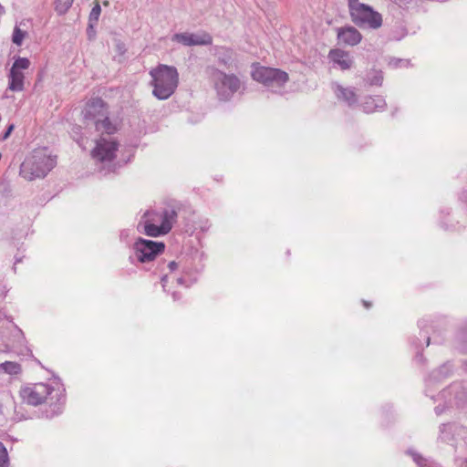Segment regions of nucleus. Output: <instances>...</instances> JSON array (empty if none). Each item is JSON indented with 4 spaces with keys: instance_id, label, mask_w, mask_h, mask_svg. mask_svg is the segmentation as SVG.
<instances>
[{
    "instance_id": "nucleus-1",
    "label": "nucleus",
    "mask_w": 467,
    "mask_h": 467,
    "mask_svg": "<svg viewBox=\"0 0 467 467\" xmlns=\"http://www.w3.org/2000/svg\"><path fill=\"white\" fill-rule=\"evenodd\" d=\"M182 208V203L181 202L172 200L166 202L161 211H146L137 224L138 232L150 237H160L167 234L177 222Z\"/></svg>"
},
{
    "instance_id": "nucleus-2",
    "label": "nucleus",
    "mask_w": 467,
    "mask_h": 467,
    "mask_svg": "<svg viewBox=\"0 0 467 467\" xmlns=\"http://www.w3.org/2000/svg\"><path fill=\"white\" fill-rule=\"evenodd\" d=\"M56 387L47 383H36L21 389L20 396L24 402L37 406L44 402L54 407L53 411L58 413L65 402V389L58 382Z\"/></svg>"
},
{
    "instance_id": "nucleus-3",
    "label": "nucleus",
    "mask_w": 467,
    "mask_h": 467,
    "mask_svg": "<svg viewBox=\"0 0 467 467\" xmlns=\"http://www.w3.org/2000/svg\"><path fill=\"white\" fill-rule=\"evenodd\" d=\"M152 95L159 100L170 99L179 85V73L175 67L159 64L149 71Z\"/></svg>"
},
{
    "instance_id": "nucleus-4",
    "label": "nucleus",
    "mask_w": 467,
    "mask_h": 467,
    "mask_svg": "<svg viewBox=\"0 0 467 467\" xmlns=\"http://www.w3.org/2000/svg\"><path fill=\"white\" fill-rule=\"evenodd\" d=\"M106 135L96 140V145L91 150V157L102 175L115 171V158L119 149L118 141L111 135Z\"/></svg>"
},
{
    "instance_id": "nucleus-5",
    "label": "nucleus",
    "mask_w": 467,
    "mask_h": 467,
    "mask_svg": "<svg viewBox=\"0 0 467 467\" xmlns=\"http://www.w3.org/2000/svg\"><path fill=\"white\" fill-rule=\"evenodd\" d=\"M85 123L94 125L97 131L112 135L117 131V127L109 118L107 104L100 98L90 99L85 106L83 111Z\"/></svg>"
},
{
    "instance_id": "nucleus-6",
    "label": "nucleus",
    "mask_w": 467,
    "mask_h": 467,
    "mask_svg": "<svg viewBox=\"0 0 467 467\" xmlns=\"http://www.w3.org/2000/svg\"><path fill=\"white\" fill-rule=\"evenodd\" d=\"M56 164V156L49 154L47 149H38L22 163L21 173L29 181L44 178Z\"/></svg>"
},
{
    "instance_id": "nucleus-7",
    "label": "nucleus",
    "mask_w": 467,
    "mask_h": 467,
    "mask_svg": "<svg viewBox=\"0 0 467 467\" xmlns=\"http://www.w3.org/2000/svg\"><path fill=\"white\" fill-rule=\"evenodd\" d=\"M352 22L358 27L378 29L382 26V16L370 5L359 0H348Z\"/></svg>"
},
{
    "instance_id": "nucleus-8",
    "label": "nucleus",
    "mask_w": 467,
    "mask_h": 467,
    "mask_svg": "<svg viewBox=\"0 0 467 467\" xmlns=\"http://www.w3.org/2000/svg\"><path fill=\"white\" fill-rule=\"evenodd\" d=\"M164 249L165 244L163 242L139 237L130 248L129 261L133 265L136 263L146 264L153 261L159 254H161Z\"/></svg>"
},
{
    "instance_id": "nucleus-9",
    "label": "nucleus",
    "mask_w": 467,
    "mask_h": 467,
    "mask_svg": "<svg viewBox=\"0 0 467 467\" xmlns=\"http://www.w3.org/2000/svg\"><path fill=\"white\" fill-rule=\"evenodd\" d=\"M252 78L255 81L262 83L273 92H279L289 80V77L286 72L279 68L263 66L254 67Z\"/></svg>"
},
{
    "instance_id": "nucleus-10",
    "label": "nucleus",
    "mask_w": 467,
    "mask_h": 467,
    "mask_svg": "<svg viewBox=\"0 0 467 467\" xmlns=\"http://www.w3.org/2000/svg\"><path fill=\"white\" fill-rule=\"evenodd\" d=\"M212 79L217 96L222 101L230 100L242 87L241 80L234 74H226L218 69L213 70Z\"/></svg>"
},
{
    "instance_id": "nucleus-11",
    "label": "nucleus",
    "mask_w": 467,
    "mask_h": 467,
    "mask_svg": "<svg viewBox=\"0 0 467 467\" xmlns=\"http://www.w3.org/2000/svg\"><path fill=\"white\" fill-rule=\"evenodd\" d=\"M327 58L332 63L333 67L340 70H348L354 64L351 55L340 48H333L328 52Z\"/></svg>"
},
{
    "instance_id": "nucleus-12",
    "label": "nucleus",
    "mask_w": 467,
    "mask_h": 467,
    "mask_svg": "<svg viewBox=\"0 0 467 467\" xmlns=\"http://www.w3.org/2000/svg\"><path fill=\"white\" fill-rule=\"evenodd\" d=\"M172 40L187 47L206 46L212 44V37L208 34L198 35L192 33H180L175 34Z\"/></svg>"
},
{
    "instance_id": "nucleus-13",
    "label": "nucleus",
    "mask_w": 467,
    "mask_h": 467,
    "mask_svg": "<svg viewBox=\"0 0 467 467\" xmlns=\"http://www.w3.org/2000/svg\"><path fill=\"white\" fill-rule=\"evenodd\" d=\"M462 432H463V428L458 424L444 423L439 427L438 440L441 442L454 445Z\"/></svg>"
},
{
    "instance_id": "nucleus-14",
    "label": "nucleus",
    "mask_w": 467,
    "mask_h": 467,
    "mask_svg": "<svg viewBox=\"0 0 467 467\" xmlns=\"http://www.w3.org/2000/svg\"><path fill=\"white\" fill-rule=\"evenodd\" d=\"M337 38L345 45L353 47L360 43L362 36L356 27L349 26L338 29Z\"/></svg>"
},
{
    "instance_id": "nucleus-15",
    "label": "nucleus",
    "mask_w": 467,
    "mask_h": 467,
    "mask_svg": "<svg viewBox=\"0 0 467 467\" xmlns=\"http://www.w3.org/2000/svg\"><path fill=\"white\" fill-rule=\"evenodd\" d=\"M334 93L338 100L347 103L348 106H353L357 103L358 98L355 90L350 88H344L340 84H333Z\"/></svg>"
},
{
    "instance_id": "nucleus-16",
    "label": "nucleus",
    "mask_w": 467,
    "mask_h": 467,
    "mask_svg": "<svg viewBox=\"0 0 467 467\" xmlns=\"http://www.w3.org/2000/svg\"><path fill=\"white\" fill-rule=\"evenodd\" d=\"M385 106L386 101L384 98L380 96L367 97L361 103L362 109L366 113H372L377 110H381L385 108Z\"/></svg>"
},
{
    "instance_id": "nucleus-17",
    "label": "nucleus",
    "mask_w": 467,
    "mask_h": 467,
    "mask_svg": "<svg viewBox=\"0 0 467 467\" xmlns=\"http://www.w3.org/2000/svg\"><path fill=\"white\" fill-rule=\"evenodd\" d=\"M451 370L452 365L450 362L445 363L438 369L433 370L426 379L427 388L447 378L451 373Z\"/></svg>"
},
{
    "instance_id": "nucleus-18",
    "label": "nucleus",
    "mask_w": 467,
    "mask_h": 467,
    "mask_svg": "<svg viewBox=\"0 0 467 467\" xmlns=\"http://www.w3.org/2000/svg\"><path fill=\"white\" fill-rule=\"evenodd\" d=\"M8 88L12 91H22L24 89L25 76L23 72L13 71L10 69Z\"/></svg>"
},
{
    "instance_id": "nucleus-19",
    "label": "nucleus",
    "mask_w": 467,
    "mask_h": 467,
    "mask_svg": "<svg viewBox=\"0 0 467 467\" xmlns=\"http://www.w3.org/2000/svg\"><path fill=\"white\" fill-rule=\"evenodd\" d=\"M0 370L9 375H17L21 372V366L17 362L5 361L0 364Z\"/></svg>"
},
{
    "instance_id": "nucleus-20",
    "label": "nucleus",
    "mask_w": 467,
    "mask_h": 467,
    "mask_svg": "<svg viewBox=\"0 0 467 467\" xmlns=\"http://www.w3.org/2000/svg\"><path fill=\"white\" fill-rule=\"evenodd\" d=\"M366 79L371 86H381L383 82V73L380 70H372L367 75Z\"/></svg>"
},
{
    "instance_id": "nucleus-21",
    "label": "nucleus",
    "mask_w": 467,
    "mask_h": 467,
    "mask_svg": "<svg viewBox=\"0 0 467 467\" xmlns=\"http://www.w3.org/2000/svg\"><path fill=\"white\" fill-rule=\"evenodd\" d=\"M74 0H56L55 10L58 15L66 14L71 7Z\"/></svg>"
},
{
    "instance_id": "nucleus-22",
    "label": "nucleus",
    "mask_w": 467,
    "mask_h": 467,
    "mask_svg": "<svg viewBox=\"0 0 467 467\" xmlns=\"http://www.w3.org/2000/svg\"><path fill=\"white\" fill-rule=\"evenodd\" d=\"M29 66H30V61L28 58L19 57L13 63L11 70L22 72L23 69H27L29 67Z\"/></svg>"
},
{
    "instance_id": "nucleus-23",
    "label": "nucleus",
    "mask_w": 467,
    "mask_h": 467,
    "mask_svg": "<svg viewBox=\"0 0 467 467\" xmlns=\"http://www.w3.org/2000/svg\"><path fill=\"white\" fill-rule=\"evenodd\" d=\"M26 32L16 26L12 35V41L16 46H21L26 36Z\"/></svg>"
},
{
    "instance_id": "nucleus-24",
    "label": "nucleus",
    "mask_w": 467,
    "mask_h": 467,
    "mask_svg": "<svg viewBox=\"0 0 467 467\" xmlns=\"http://www.w3.org/2000/svg\"><path fill=\"white\" fill-rule=\"evenodd\" d=\"M408 453L411 455L413 461L419 467H429V461L423 458L420 453L412 450H409Z\"/></svg>"
},
{
    "instance_id": "nucleus-25",
    "label": "nucleus",
    "mask_w": 467,
    "mask_h": 467,
    "mask_svg": "<svg viewBox=\"0 0 467 467\" xmlns=\"http://www.w3.org/2000/svg\"><path fill=\"white\" fill-rule=\"evenodd\" d=\"M0 467H9V456L6 448L0 441Z\"/></svg>"
},
{
    "instance_id": "nucleus-26",
    "label": "nucleus",
    "mask_w": 467,
    "mask_h": 467,
    "mask_svg": "<svg viewBox=\"0 0 467 467\" xmlns=\"http://www.w3.org/2000/svg\"><path fill=\"white\" fill-rule=\"evenodd\" d=\"M101 13V7L99 4H96L89 14V22L97 23Z\"/></svg>"
},
{
    "instance_id": "nucleus-27",
    "label": "nucleus",
    "mask_w": 467,
    "mask_h": 467,
    "mask_svg": "<svg viewBox=\"0 0 467 467\" xmlns=\"http://www.w3.org/2000/svg\"><path fill=\"white\" fill-rule=\"evenodd\" d=\"M165 268H167L170 273H173L175 270L178 269V264L175 261H171L165 265L164 264H162L161 271L163 272Z\"/></svg>"
},
{
    "instance_id": "nucleus-28",
    "label": "nucleus",
    "mask_w": 467,
    "mask_h": 467,
    "mask_svg": "<svg viewBox=\"0 0 467 467\" xmlns=\"http://www.w3.org/2000/svg\"><path fill=\"white\" fill-rule=\"evenodd\" d=\"M389 64L393 67H400L406 66L408 64V61L403 60V59L394 58V59H391Z\"/></svg>"
},
{
    "instance_id": "nucleus-29",
    "label": "nucleus",
    "mask_w": 467,
    "mask_h": 467,
    "mask_svg": "<svg viewBox=\"0 0 467 467\" xmlns=\"http://www.w3.org/2000/svg\"><path fill=\"white\" fill-rule=\"evenodd\" d=\"M87 34H88V36L89 39H93L95 37V35H96V32H95V29H94V25L93 23H88V29H87Z\"/></svg>"
},
{
    "instance_id": "nucleus-30",
    "label": "nucleus",
    "mask_w": 467,
    "mask_h": 467,
    "mask_svg": "<svg viewBox=\"0 0 467 467\" xmlns=\"http://www.w3.org/2000/svg\"><path fill=\"white\" fill-rule=\"evenodd\" d=\"M14 128H15V125H14V124H10V125L8 126V128H7L6 131H5V132L4 133V135H3V140H6V139L10 136V134H11V132L13 131Z\"/></svg>"
},
{
    "instance_id": "nucleus-31",
    "label": "nucleus",
    "mask_w": 467,
    "mask_h": 467,
    "mask_svg": "<svg viewBox=\"0 0 467 467\" xmlns=\"http://www.w3.org/2000/svg\"><path fill=\"white\" fill-rule=\"evenodd\" d=\"M117 49L120 55L124 54L126 51L125 45L122 42H118Z\"/></svg>"
},
{
    "instance_id": "nucleus-32",
    "label": "nucleus",
    "mask_w": 467,
    "mask_h": 467,
    "mask_svg": "<svg viewBox=\"0 0 467 467\" xmlns=\"http://www.w3.org/2000/svg\"><path fill=\"white\" fill-rule=\"evenodd\" d=\"M129 234H130V231L125 229V230H122L119 234V238L120 240L122 241H126V239L129 237Z\"/></svg>"
},
{
    "instance_id": "nucleus-33",
    "label": "nucleus",
    "mask_w": 467,
    "mask_h": 467,
    "mask_svg": "<svg viewBox=\"0 0 467 467\" xmlns=\"http://www.w3.org/2000/svg\"><path fill=\"white\" fill-rule=\"evenodd\" d=\"M168 279H169L168 274H164V275L161 276V283L162 288H163L164 290H165V288H166V285H167Z\"/></svg>"
},
{
    "instance_id": "nucleus-34",
    "label": "nucleus",
    "mask_w": 467,
    "mask_h": 467,
    "mask_svg": "<svg viewBox=\"0 0 467 467\" xmlns=\"http://www.w3.org/2000/svg\"><path fill=\"white\" fill-rule=\"evenodd\" d=\"M415 358H416V360H417V361L421 362V361H422V359H423V357H422V355H421L420 352H418V353L416 354Z\"/></svg>"
},
{
    "instance_id": "nucleus-35",
    "label": "nucleus",
    "mask_w": 467,
    "mask_h": 467,
    "mask_svg": "<svg viewBox=\"0 0 467 467\" xmlns=\"http://www.w3.org/2000/svg\"><path fill=\"white\" fill-rule=\"evenodd\" d=\"M176 282L178 283V285H184V280L182 277H178L176 279Z\"/></svg>"
},
{
    "instance_id": "nucleus-36",
    "label": "nucleus",
    "mask_w": 467,
    "mask_h": 467,
    "mask_svg": "<svg viewBox=\"0 0 467 467\" xmlns=\"http://www.w3.org/2000/svg\"><path fill=\"white\" fill-rule=\"evenodd\" d=\"M443 411V409L440 408L439 406L435 408V412L437 415H440L441 413H442Z\"/></svg>"
},
{
    "instance_id": "nucleus-37",
    "label": "nucleus",
    "mask_w": 467,
    "mask_h": 467,
    "mask_svg": "<svg viewBox=\"0 0 467 467\" xmlns=\"http://www.w3.org/2000/svg\"><path fill=\"white\" fill-rule=\"evenodd\" d=\"M363 305L365 306L366 308H368L370 306V303L367 301H363Z\"/></svg>"
},
{
    "instance_id": "nucleus-38",
    "label": "nucleus",
    "mask_w": 467,
    "mask_h": 467,
    "mask_svg": "<svg viewBox=\"0 0 467 467\" xmlns=\"http://www.w3.org/2000/svg\"><path fill=\"white\" fill-rule=\"evenodd\" d=\"M172 297H173V300H175V301H176V300L178 299L177 293H175V292H174V293L172 294Z\"/></svg>"
},
{
    "instance_id": "nucleus-39",
    "label": "nucleus",
    "mask_w": 467,
    "mask_h": 467,
    "mask_svg": "<svg viewBox=\"0 0 467 467\" xmlns=\"http://www.w3.org/2000/svg\"><path fill=\"white\" fill-rule=\"evenodd\" d=\"M426 345L429 346L430 345V337H427V339H426Z\"/></svg>"
},
{
    "instance_id": "nucleus-40",
    "label": "nucleus",
    "mask_w": 467,
    "mask_h": 467,
    "mask_svg": "<svg viewBox=\"0 0 467 467\" xmlns=\"http://www.w3.org/2000/svg\"><path fill=\"white\" fill-rule=\"evenodd\" d=\"M20 262H21V259H20V258H16L15 265H16L17 263H20Z\"/></svg>"
},
{
    "instance_id": "nucleus-41",
    "label": "nucleus",
    "mask_w": 467,
    "mask_h": 467,
    "mask_svg": "<svg viewBox=\"0 0 467 467\" xmlns=\"http://www.w3.org/2000/svg\"><path fill=\"white\" fill-rule=\"evenodd\" d=\"M419 327H423V325H422V321H420V322L419 323Z\"/></svg>"
},
{
    "instance_id": "nucleus-42",
    "label": "nucleus",
    "mask_w": 467,
    "mask_h": 467,
    "mask_svg": "<svg viewBox=\"0 0 467 467\" xmlns=\"http://www.w3.org/2000/svg\"><path fill=\"white\" fill-rule=\"evenodd\" d=\"M465 369L467 370V363L465 364Z\"/></svg>"
}]
</instances>
